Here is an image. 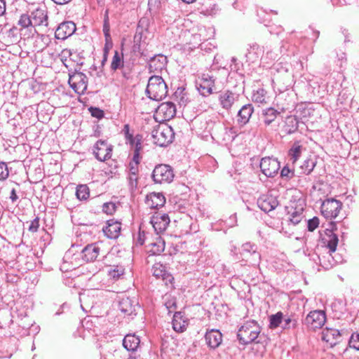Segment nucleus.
<instances>
[{"label": "nucleus", "mask_w": 359, "mask_h": 359, "mask_svg": "<svg viewBox=\"0 0 359 359\" xmlns=\"http://www.w3.org/2000/svg\"><path fill=\"white\" fill-rule=\"evenodd\" d=\"M153 275L156 278L165 279L168 274L165 270V266L160 263H156L152 267Z\"/></svg>", "instance_id": "37"}, {"label": "nucleus", "mask_w": 359, "mask_h": 359, "mask_svg": "<svg viewBox=\"0 0 359 359\" xmlns=\"http://www.w3.org/2000/svg\"><path fill=\"white\" fill-rule=\"evenodd\" d=\"M135 334H128L123 339V346L128 351H135Z\"/></svg>", "instance_id": "39"}, {"label": "nucleus", "mask_w": 359, "mask_h": 359, "mask_svg": "<svg viewBox=\"0 0 359 359\" xmlns=\"http://www.w3.org/2000/svg\"><path fill=\"white\" fill-rule=\"evenodd\" d=\"M297 326V320L294 318L287 317L283 320V329L295 328Z\"/></svg>", "instance_id": "48"}, {"label": "nucleus", "mask_w": 359, "mask_h": 359, "mask_svg": "<svg viewBox=\"0 0 359 359\" xmlns=\"http://www.w3.org/2000/svg\"><path fill=\"white\" fill-rule=\"evenodd\" d=\"M299 128V120L295 116H288L286 117L283 131L287 135L294 133Z\"/></svg>", "instance_id": "29"}, {"label": "nucleus", "mask_w": 359, "mask_h": 359, "mask_svg": "<svg viewBox=\"0 0 359 359\" xmlns=\"http://www.w3.org/2000/svg\"><path fill=\"white\" fill-rule=\"evenodd\" d=\"M133 301L129 297H123L119 302L120 311L127 316H130L135 311V306L133 304Z\"/></svg>", "instance_id": "31"}, {"label": "nucleus", "mask_w": 359, "mask_h": 359, "mask_svg": "<svg viewBox=\"0 0 359 359\" xmlns=\"http://www.w3.org/2000/svg\"><path fill=\"white\" fill-rule=\"evenodd\" d=\"M122 271H120L119 270H111L109 271V276L113 278H118L121 275H122Z\"/></svg>", "instance_id": "56"}, {"label": "nucleus", "mask_w": 359, "mask_h": 359, "mask_svg": "<svg viewBox=\"0 0 359 359\" xmlns=\"http://www.w3.org/2000/svg\"><path fill=\"white\" fill-rule=\"evenodd\" d=\"M9 175L8 166L6 163L0 162V180H6Z\"/></svg>", "instance_id": "51"}, {"label": "nucleus", "mask_w": 359, "mask_h": 359, "mask_svg": "<svg viewBox=\"0 0 359 359\" xmlns=\"http://www.w3.org/2000/svg\"><path fill=\"white\" fill-rule=\"evenodd\" d=\"M20 278L17 275L14 274H7L6 275V282L15 283L19 280Z\"/></svg>", "instance_id": "55"}, {"label": "nucleus", "mask_w": 359, "mask_h": 359, "mask_svg": "<svg viewBox=\"0 0 359 359\" xmlns=\"http://www.w3.org/2000/svg\"><path fill=\"white\" fill-rule=\"evenodd\" d=\"M48 11L46 6L39 7L31 13L33 27L44 25L48 26Z\"/></svg>", "instance_id": "21"}, {"label": "nucleus", "mask_w": 359, "mask_h": 359, "mask_svg": "<svg viewBox=\"0 0 359 359\" xmlns=\"http://www.w3.org/2000/svg\"><path fill=\"white\" fill-rule=\"evenodd\" d=\"M259 167L262 173L267 177H273L278 174L280 165L277 158L264 157L262 158Z\"/></svg>", "instance_id": "10"}, {"label": "nucleus", "mask_w": 359, "mask_h": 359, "mask_svg": "<svg viewBox=\"0 0 359 359\" xmlns=\"http://www.w3.org/2000/svg\"><path fill=\"white\" fill-rule=\"evenodd\" d=\"M39 228V218L36 217L32 221L30 222V224L28 227V230L32 233H35L38 231Z\"/></svg>", "instance_id": "53"}, {"label": "nucleus", "mask_w": 359, "mask_h": 359, "mask_svg": "<svg viewBox=\"0 0 359 359\" xmlns=\"http://www.w3.org/2000/svg\"><path fill=\"white\" fill-rule=\"evenodd\" d=\"M149 245L152 246V249L150 250L152 255H159L164 251L165 242L161 241V238H158V241L156 242L151 243Z\"/></svg>", "instance_id": "42"}, {"label": "nucleus", "mask_w": 359, "mask_h": 359, "mask_svg": "<svg viewBox=\"0 0 359 359\" xmlns=\"http://www.w3.org/2000/svg\"><path fill=\"white\" fill-rule=\"evenodd\" d=\"M326 321L325 313L320 310L311 311L305 318L304 324L311 330L321 328Z\"/></svg>", "instance_id": "9"}, {"label": "nucleus", "mask_w": 359, "mask_h": 359, "mask_svg": "<svg viewBox=\"0 0 359 359\" xmlns=\"http://www.w3.org/2000/svg\"><path fill=\"white\" fill-rule=\"evenodd\" d=\"M123 62H125L123 60L122 56L119 55L118 51H115L114 55L112 59V62L111 63V69L114 71L119 69L123 65Z\"/></svg>", "instance_id": "43"}, {"label": "nucleus", "mask_w": 359, "mask_h": 359, "mask_svg": "<svg viewBox=\"0 0 359 359\" xmlns=\"http://www.w3.org/2000/svg\"><path fill=\"white\" fill-rule=\"evenodd\" d=\"M341 333L334 328L326 327L322 332V340L327 343L330 347L334 346L341 341Z\"/></svg>", "instance_id": "20"}, {"label": "nucleus", "mask_w": 359, "mask_h": 359, "mask_svg": "<svg viewBox=\"0 0 359 359\" xmlns=\"http://www.w3.org/2000/svg\"><path fill=\"white\" fill-rule=\"evenodd\" d=\"M102 231L107 238L110 239L116 238L121 231V223L114 219H109L107 221V225L103 227Z\"/></svg>", "instance_id": "25"}, {"label": "nucleus", "mask_w": 359, "mask_h": 359, "mask_svg": "<svg viewBox=\"0 0 359 359\" xmlns=\"http://www.w3.org/2000/svg\"><path fill=\"white\" fill-rule=\"evenodd\" d=\"M101 135V131H100V127L99 125H95L94 126V136L95 137H100Z\"/></svg>", "instance_id": "61"}, {"label": "nucleus", "mask_w": 359, "mask_h": 359, "mask_svg": "<svg viewBox=\"0 0 359 359\" xmlns=\"http://www.w3.org/2000/svg\"><path fill=\"white\" fill-rule=\"evenodd\" d=\"M259 332L260 327L257 323L254 320H249L239 328L237 338L240 344L248 345L255 341Z\"/></svg>", "instance_id": "3"}, {"label": "nucleus", "mask_w": 359, "mask_h": 359, "mask_svg": "<svg viewBox=\"0 0 359 359\" xmlns=\"http://www.w3.org/2000/svg\"><path fill=\"white\" fill-rule=\"evenodd\" d=\"M156 112L162 116L163 121H168L176 114L175 104L172 102H163L156 109Z\"/></svg>", "instance_id": "22"}, {"label": "nucleus", "mask_w": 359, "mask_h": 359, "mask_svg": "<svg viewBox=\"0 0 359 359\" xmlns=\"http://www.w3.org/2000/svg\"><path fill=\"white\" fill-rule=\"evenodd\" d=\"M88 110L93 117L97 118L98 119L102 118L104 116V111L98 107H90Z\"/></svg>", "instance_id": "50"}, {"label": "nucleus", "mask_w": 359, "mask_h": 359, "mask_svg": "<svg viewBox=\"0 0 359 359\" xmlns=\"http://www.w3.org/2000/svg\"><path fill=\"white\" fill-rule=\"evenodd\" d=\"M280 177L290 180L294 177V171L290 169L287 165H285L280 170Z\"/></svg>", "instance_id": "47"}, {"label": "nucleus", "mask_w": 359, "mask_h": 359, "mask_svg": "<svg viewBox=\"0 0 359 359\" xmlns=\"http://www.w3.org/2000/svg\"><path fill=\"white\" fill-rule=\"evenodd\" d=\"M302 149L303 147L299 144L298 142H294L290 149L288 155L290 156V161L292 162V165H294L300 158Z\"/></svg>", "instance_id": "32"}, {"label": "nucleus", "mask_w": 359, "mask_h": 359, "mask_svg": "<svg viewBox=\"0 0 359 359\" xmlns=\"http://www.w3.org/2000/svg\"><path fill=\"white\" fill-rule=\"evenodd\" d=\"M148 25V20L147 18H141L138 22L137 27L136 28V33L138 32L139 34L142 35L143 28H145L147 29Z\"/></svg>", "instance_id": "54"}, {"label": "nucleus", "mask_w": 359, "mask_h": 359, "mask_svg": "<svg viewBox=\"0 0 359 359\" xmlns=\"http://www.w3.org/2000/svg\"><path fill=\"white\" fill-rule=\"evenodd\" d=\"M116 205L113 202L104 203L102 205V211L107 215H113L116 210Z\"/></svg>", "instance_id": "46"}, {"label": "nucleus", "mask_w": 359, "mask_h": 359, "mask_svg": "<svg viewBox=\"0 0 359 359\" xmlns=\"http://www.w3.org/2000/svg\"><path fill=\"white\" fill-rule=\"evenodd\" d=\"M121 133L124 135V137L126 140V143L129 142L132 147V151L130 154V176L129 177V182L132 185L133 178L132 175H135V171H133L134 169L133 163L135 162V149H133L135 144V137H133V133L130 131L129 124H125L123 130H121Z\"/></svg>", "instance_id": "17"}, {"label": "nucleus", "mask_w": 359, "mask_h": 359, "mask_svg": "<svg viewBox=\"0 0 359 359\" xmlns=\"http://www.w3.org/2000/svg\"><path fill=\"white\" fill-rule=\"evenodd\" d=\"M219 100L222 108L229 109L236 100V95L230 90H225L221 93Z\"/></svg>", "instance_id": "28"}, {"label": "nucleus", "mask_w": 359, "mask_h": 359, "mask_svg": "<svg viewBox=\"0 0 359 359\" xmlns=\"http://www.w3.org/2000/svg\"><path fill=\"white\" fill-rule=\"evenodd\" d=\"M254 112V107L252 104L243 105L238 112L237 122L240 126L246 125Z\"/></svg>", "instance_id": "24"}, {"label": "nucleus", "mask_w": 359, "mask_h": 359, "mask_svg": "<svg viewBox=\"0 0 359 359\" xmlns=\"http://www.w3.org/2000/svg\"><path fill=\"white\" fill-rule=\"evenodd\" d=\"M68 83L76 93L81 95L87 90L88 78L85 74L75 71L72 74H69Z\"/></svg>", "instance_id": "8"}, {"label": "nucleus", "mask_w": 359, "mask_h": 359, "mask_svg": "<svg viewBox=\"0 0 359 359\" xmlns=\"http://www.w3.org/2000/svg\"><path fill=\"white\" fill-rule=\"evenodd\" d=\"M170 222V217L166 213L157 212L151 219V223L158 234L165 231Z\"/></svg>", "instance_id": "19"}, {"label": "nucleus", "mask_w": 359, "mask_h": 359, "mask_svg": "<svg viewBox=\"0 0 359 359\" xmlns=\"http://www.w3.org/2000/svg\"><path fill=\"white\" fill-rule=\"evenodd\" d=\"M6 12V2L4 0H0V16Z\"/></svg>", "instance_id": "58"}, {"label": "nucleus", "mask_w": 359, "mask_h": 359, "mask_svg": "<svg viewBox=\"0 0 359 359\" xmlns=\"http://www.w3.org/2000/svg\"><path fill=\"white\" fill-rule=\"evenodd\" d=\"M10 198L12 201V202H15L18 200V195L16 194V191H15V189H13L11 190Z\"/></svg>", "instance_id": "59"}, {"label": "nucleus", "mask_w": 359, "mask_h": 359, "mask_svg": "<svg viewBox=\"0 0 359 359\" xmlns=\"http://www.w3.org/2000/svg\"><path fill=\"white\" fill-rule=\"evenodd\" d=\"M145 92L150 100L158 101L165 97L168 87L161 76H152L148 81Z\"/></svg>", "instance_id": "1"}, {"label": "nucleus", "mask_w": 359, "mask_h": 359, "mask_svg": "<svg viewBox=\"0 0 359 359\" xmlns=\"http://www.w3.org/2000/svg\"><path fill=\"white\" fill-rule=\"evenodd\" d=\"M165 198L161 193H151L146 197V203L151 208H158L163 206Z\"/></svg>", "instance_id": "27"}, {"label": "nucleus", "mask_w": 359, "mask_h": 359, "mask_svg": "<svg viewBox=\"0 0 359 359\" xmlns=\"http://www.w3.org/2000/svg\"><path fill=\"white\" fill-rule=\"evenodd\" d=\"M53 2L58 5H63L70 2L72 0H52Z\"/></svg>", "instance_id": "64"}, {"label": "nucleus", "mask_w": 359, "mask_h": 359, "mask_svg": "<svg viewBox=\"0 0 359 359\" xmlns=\"http://www.w3.org/2000/svg\"><path fill=\"white\" fill-rule=\"evenodd\" d=\"M317 163L316 158H307L303 161L297 170L299 175H309L313 170Z\"/></svg>", "instance_id": "30"}, {"label": "nucleus", "mask_w": 359, "mask_h": 359, "mask_svg": "<svg viewBox=\"0 0 359 359\" xmlns=\"http://www.w3.org/2000/svg\"><path fill=\"white\" fill-rule=\"evenodd\" d=\"M319 225V219L314 217L307 221V228L309 231H313Z\"/></svg>", "instance_id": "52"}, {"label": "nucleus", "mask_w": 359, "mask_h": 359, "mask_svg": "<svg viewBox=\"0 0 359 359\" xmlns=\"http://www.w3.org/2000/svg\"><path fill=\"white\" fill-rule=\"evenodd\" d=\"M337 230V224L334 222L329 223V227L325 230V236L322 238L323 243L326 245L330 252H335L338 244V236L334 233Z\"/></svg>", "instance_id": "12"}, {"label": "nucleus", "mask_w": 359, "mask_h": 359, "mask_svg": "<svg viewBox=\"0 0 359 359\" xmlns=\"http://www.w3.org/2000/svg\"><path fill=\"white\" fill-rule=\"evenodd\" d=\"M152 179L156 184L170 183L175 177L172 168L167 164H158L155 166Z\"/></svg>", "instance_id": "5"}, {"label": "nucleus", "mask_w": 359, "mask_h": 359, "mask_svg": "<svg viewBox=\"0 0 359 359\" xmlns=\"http://www.w3.org/2000/svg\"><path fill=\"white\" fill-rule=\"evenodd\" d=\"M155 123L154 120L151 116L142 121L141 130L145 133L146 135H149V133L154 130L153 124Z\"/></svg>", "instance_id": "38"}, {"label": "nucleus", "mask_w": 359, "mask_h": 359, "mask_svg": "<svg viewBox=\"0 0 359 359\" xmlns=\"http://www.w3.org/2000/svg\"><path fill=\"white\" fill-rule=\"evenodd\" d=\"M262 50L260 46L256 43H252L250 45V48L248 49V53L245 56L249 60H253L259 57V55L262 53Z\"/></svg>", "instance_id": "35"}, {"label": "nucleus", "mask_w": 359, "mask_h": 359, "mask_svg": "<svg viewBox=\"0 0 359 359\" xmlns=\"http://www.w3.org/2000/svg\"><path fill=\"white\" fill-rule=\"evenodd\" d=\"M359 343V334H353L349 340V343Z\"/></svg>", "instance_id": "60"}, {"label": "nucleus", "mask_w": 359, "mask_h": 359, "mask_svg": "<svg viewBox=\"0 0 359 359\" xmlns=\"http://www.w3.org/2000/svg\"><path fill=\"white\" fill-rule=\"evenodd\" d=\"M138 51L140 54L139 63L142 64V62H148V67L150 72H161L162 70L165 69L168 63V59L165 55L158 54L151 57L147 50H143L141 51V45L138 47Z\"/></svg>", "instance_id": "2"}, {"label": "nucleus", "mask_w": 359, "mask_h": 359, "mask_svg": "<svg viewBox=\"0 0 359 359\" xmlns=\"http://www.w3.org/2000/svg\"><path fill=\"white\" fill-rule=\"evenodd\" d=\"M18 24L22 28H28L30 26H33L31 15L27 13L22 14Z\"/></svg>", "instance_id": "44"}, {"label": "nucleus", "mask_w": 359, "mask_h": 359, "mask_svg": "<svg viewBox=\"0 0 359 359\" xmlns=\"http://www.w3.org/2000/svg\"><path fill=\"white\" fill-rule=\"evenodd\" d=\"M112 148L104 140H100L94 145L93 154L100 161H104L111 156Z\"/></svg>", "instance_id": "13"}, {"label": "nucleus", "mask_w": 359, "mask_h": 359, "mask_svg": "<svg viewBox=\"0 0 359 359\" xmlns=\"http://www.w3.org/2000/svg\"><path fill=\"white\" fill-rule=\"evenodd\" d=\"M266 92L263 88H259L256 90L252 96V99L255 102L263 104L266 102Z\"/></svg>", "instance_id": "40"}, {"label": "nucleus", "mask_w": 359, "mask_h": 359, "mask_svg": "<svg viewBox=\"0 0 359 359\" xmlns=\"http://www.w3.org/2000/svg\"><path fill=\"white\" fill-rule=\"evenodd\" d=\"M151 137L154 143L160 147H166L172 143L175 138L172 128L167 124H159L157 128L152 131Z\"/></svg>", "instance_id": "4"}, {"label": "nucleus", "mask_w": 359, "mask_h": 359, "mask_svg": "<svg viewBox=\"0 0 359 359\" xmlns=\"http://www.w3.org/2000/svg\"><path fill=\"white\" fill-rule=\"evenodd\" d=\"M240 254L243 260L250 264L256 266H259L261 260L260 253L257 251V245L246 243L242 245Z\"/></svg>", "instance_id": "6"}, {"label": "nucleus", "mask_w": 359, "mask_h": 359, "mask_svg": "<svg viewBox=\"0 0 359 359\" xmlns=\"http://www.w3.org/2000/svg\"><path fill=\"white\" fill-rule=\"evenodd\" d=\"M182 318H183V315H182V312H175L173 316L172 319H176V320L182 321V320H184Z\"/></svg>", "instance_id": "62"}, {"label": "nucleus", "mask_w": 359, "mask_h": 359, "mask_svg": "<svg viewBox=\"0 0 359 359\" xmlns=\"http://www.w3.org/2000/svg\"><path fill=\"white\" fill-rule=\"evenodd\" d=\"M283 314L282 312L279 311L276 314L271 315L269 317L270 321V328L274 329L278 327L280 323L283 322Z\"/></svg>", "instance_id": "41"}, {"label": "nucleus", "mask_w": 359, "mask_h": 359, "mask_svg": "<svg viewBox=\"0 0 359 359\" xmlns=\"http://www.w3.org/2000/svg\"><path fill=\"white\" fill-rule=\"evenodd\" d=\"M122 74L126 80H133V61H126L123 62Z\"/></svg>", "instance_id": "34"}, {"label": "nucleus", "mask_w": 359, "mask_h": 359, "mask_svg": "<svg viewBox=\"0 0 359 359\" xmlns=\"http://www.w3.org/2000/svg\"><path fill=\"white\" fill-rule=\"evenodd\" d=\"M205 339L210 348H216L222 341V334L217 330H212L206 332Z\"/></svg>", "instance_id": "26"}, {"label": "nucleus", "mask_w": 359, "mask_h": 359, "mask_svg": "<svg viewBox=\"0 0 359 359\" xmlns=\"http://www.w3.org/2000/svg\"><path fill=\"white\" fill-rule=\"evenodd\" d=\"M149 135L144 136V134L136 135V165L140 163L142 155L149 151L151 148V145L149 143Z\"/></svg>", "instance_id": "14"}, {"label": "nucleus", "mask_w": 359, "mask_h": 359, "mask_svg": "<svg viewBox=\"0 0 359 359\" xmlns=\"http://www.w3.org/2000/svg\"><path fill=\"white\" fill-rule=\"evenodd\" d=\"M145 241V233L144 231H141V229L139 230L138 238L137 241L140 245H143Z\"/></svg>", "instance_id": "57"}, {"label": "nucleus", "mask_w": 359, "mask_h": 359, "mask_svg": "<svg viewBox=\"0 0 359 359\" xmlns=\"http://www.w3.org/2000/svg\"><path fill=\"white\" fill-rule=\"evenodd\" d=\"M258 207L265 212H269L275 210L279 205L278 196L269 191L266 194L260 196L257 201Z\"/></svg>", "instance_id": "11"}, {"label": "nucleus", "mask_w": 359, "mask_h": 359, "mask_svg": "<svg viewBox=\"0 0 359 359\" xmlns=\"http://www.w3.org/2000/svg\"><path fill=\"white\" fill-rule=\"evenodd\" d=\"M100 251V248L95 244L87 245L80 252L81 259L85 262H94Z\"/></svg>", "instance_id": "23"}, {"label": "nucleus", "mask_w": 359, "mask_h": 359, "mask_svg": "<svg viewBox=\"0 0 359 359\" xmlns=\"http://www.w3.org/2000/svg\"><path fill=\"white\" fill-rule=\"evenodd\" d=\"M342 208V203L334 198L325 200L320 207L322 215L327 219L336 218Z\"/></svg>", "instance_id": "7"}, {"label": "nucleus", "mask_w": 359, "mask_h": 359, "mask_svg": "<svg viewBox=\"0 0 359 359\" xmlns=\"http://www.w3.org/2000/svg\"><path fill=\"white\" fill-rule=\"evenodd\" d=\"M280 113L275 109L269 107L263 111L264 123L266 126L270 125L275 121Z\"/></svg>", "instance_id": "33"}, {"label": "nucleus", "mask_w": 359, "mask_h": 359, "mask_svg": "<svg viewBox=\"0 0 359 359\" xmlns=\"http://www.w3.org/2000/svg\"><path fill=\"white\" fill-rule=\"evenodd\" d=\"M76 198L79 201H86L90 196V190L86 184H79L76 187Z\"/></svg>", "instance_id": "36"}, {"label": "nucleus", "mask_w": 359, "mask_h": 359, "mask_svg": "<svg viewBox=\"0 0 359 359\" xmlns=\"http://www.w3.org/2000/svg\"><path fill=\"white\" fill-rule=\"evenodd\" d=\"M286 210L288 215L287 221L294 226L301 222L304 217V208L302 205H297L293 203L287 206Z\"/></svg>", "instance_id": "18"}, {"label": "nucleus", "mask_w": 359, "mask_h": 359, "mask_svg": "<svg viewBox=\"0 0 359 359\" xmlns=\"http://www.w3.org/2000/svg\"><path fill=\"white\" fill-rule=\"evenodd\" d=\"M110 25L108 17V11H106L104 14V24H103V33L105 37V41L111 40L110 36Z\"/></svg>", "instance_id": "45"}, {"label": "nucleus", "mask_w": 359, "mask_h": 359, "mask_svg": "<svg viewBox=\"0 0 359 359\" xmlns=\"http://www.w3.org/2000/svg\"><path fill=\"white\" fill-rule=\"evenodd\" d=\"M186 327V321L185 320H178L176 319H172V327L173 329L179 332H182L184 331Z\"/></svg>", "instance_id": "49"}, {"label": "nucleus", "mask_w": 359, "mask_h": 359, "mask_svg": "<svg viewBox=\"0 0 359 359\" xmlns=\"http://www.w3.org/2000/svg\"><path fill=\"white\" fill-rule=\"evenodd\" d=\"M215 79L208 74H203L198 90L203 96H208L213 93V88L215 87Z\"/></svg>", "instance_id": "15"}, {"label": "nucleus", "mask_w": 359, "mask_h": 359, "mask_svg": "<svg viewBox=\"0 0 359 359\" xmlns=\"http://www.w3.org/2000/svg\"><path fill=\"white\" fill-rule=\"evenodd\" d=\"M76 27L72 21H65L60 23L55 32V36L57 39L65 40L72 36L76 31Z\"/></svg>", "instance_id": "16"}, {"label": "nucleus", "mask_w": 359, "mask_h": 359, "mask_svg": "<svg viewBox=\"0 0 359 359\" xmlns=\"http://www.w3.org/2000/svg\"><path fill=\"white\" fill-rule=\"evenodd\" d=\"M165 306H166L167 309H168L169 313L172 311L171 309L172 307L174 309L176 308V304L175 302H173V303H171L170 302H167L165 304Z\"/></svg>", "instance_id": "63"}]
</instances>
